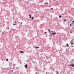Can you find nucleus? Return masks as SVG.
<instances>
[{
  "instance_id": "0eeeda50",
  "label": "nucleus",
  "mask_w": 74,
  "mask_h": 74,
  "mask_svg": "<svg viewBox=\"0 0 74 74\" xmlns=\"http://www.w3.org/2000/svg\"><path fill=\"white\" fill-rule=\"evenodd\" d=\"M10 29V28L8 27L7 28V29H8H8Z\"/></svg>"
},
{
  "instance_id": "2f4dec72",
  "label": "nucleus",
  "mask_w": 74,
  "mask_h": 74,
  "mask_svg": "<svg viewBox=\"0 0 74 74\" xmlns=\"http://www.w3.org/2000/svg\"><path fill=\"white\" fill-rule=\"evenodd\" d=\"M57 74H59V73H57Z\"/></svg>"
},
{
  "instance_id": "c756f323",
  "label": "nucleus",
  "mask_w": 74,
  "mask_h": 74,
  "mask_svg": "<svg viewBox=\"0 0 74 74\" xmlns=\"http://www.w3.org/2000/svg\"><path fill=\"white\" fill-rule=\"evenodd\" d=\"M21 24H22V23H21Z\"/></svg>"
},
{
  "instance_id": "20e7f679",
  "label": "nucleus",
  "mask_w": 74,
  "mask_h": 74,
  "mask_svg": "<svg viewBox=\"0 0 74 74\" xmlns=\"http://www.w3.org/2000/svg\"><path fill=\"white\" fill-rule=\"evenodd\" d=\"M20 53H24V52L23 51H20Z\"/></svg>"
},
{
  "instance_id": "c85d7f7f",
  "label": "nucleus",
  "mask_w": 74,
  "mask_h": 74,
  "mask_svg": "<svg viewBox=\"0 0 74 74\" xmlns=\"http://www.w3.org/2000/svg\"><path fill=\"white\" fill-rule=\"evenodd\" d=\"M72 47H74V46H72Z\"/></svg>"
},
{
  "instance_id": "6e6552de",
  "label": "nucleus",
  "mask_w": 74,
  "mask_h": 74,
  "mask_svg": "<svg viewBox=\"0 0 74 74\" xmlns=\"http://www.w3.org/2000/svg\"><path fill=\"white\" fill-rule=\"evenodd\" d=\"M45 4H48V3H45Z\"/></svg>"
},
{
  "instance_id": "7c9ffc66",
  "label": "nucleus",
  "mask_w": 74,
  "mask_h": 74,
  "mask_svg": "<svg viewBox=\"0 0 74 74\" xmlns=\"http://www.w3.org/2000/svg\"><path fill=\"white\" fill-rule=\"evenodd\" d=\"M46 73H47H47H48L47 72H46Z\"/></svg>"
},
{
  "instance_id": "9d476101",
  "label": "nucleus",
  "mask_w": 74,
  "mask_h": 74,
  "mask_svg": "<svg viewBox=\"0 0 74 74\" xmlns=\"http://www.w3.org/2000/svg\"><path fill=\"white\" fill-rule=\"evenodd\" d=\"M30 18H32V16H31V15H30V17H29Z\"/></svg>"
},
{
  "instance_id": "b1692460",
  "label": "nucleus",
  "mask_w": 74,
  "mask_h": 74,
  "mask_svg": "<svg viewBox=\"0 0 74 74\" xmlns=\"http://www.w3.org/2000/svg\"><path fill=\"white\" fill-rule=\"evenodd\" d=\"M66 20H64V22H66Z\"/></svg>"
},
{
  "instance_id": "7ed1b4c3",
  "label": "nucleus",
  "mask_w": 74,
  "mask_h": 74,
  "mask_svg": "<svg viewBox=\"0 0 74 74\" xmlns=\"http://www.w3.org/2000/svg\"><path fill=\"white\" fill-rule=\"evenodd\" d=\"M56 34V33H53V34H51V35H53V34Z\"/></svg>"
},
{
  "instance_id": "4468645a",
  "label": "nucleus",
  "mask_w": 74,
  "mask_h": 74,
  "mask_svg": "<svg viewBox=\"0 0 74 74\" xmlns=\"http://www.w3.org/2000/svg\"><path fill=\"white\" fill-rule=\"evenodd\" d=\"M48 30H49V32H50V29H48Z\"/></svg>"
},
{
  "instance_id": "2eb2a0df",
  "label": "nucleus",
  "mask_w": 74,
  "mask_h": 74,
  "mask_svg": "<svg viewBox=\"0 0 74 74\" xmlns=\"http://www.w3.org/2000/svg\"><path fill=\"white\" fill-rule=\"evenodd\" d=\"M59 45H60V46H61V45H61V44H59Z\"/></svg>"
},
{
  "instance_id": "cd10ccee",
  "label": "nucleus",
  "mask_w": 74,
  "mask_h": 74,
  "mask_svg": "<svg viewBox=\"0 0 74 74\" xmlns=\"http://www.w3.org/2000/svg\"><path fill=\"white\" fill-rule=\"evenodd\" d=\"M29 16H30L31 15L29 14Z\"/></svg>"
},
{
  "instance_id": "f03ea898",
  "label": "nucleus",
  "mask_w": 74,
  "mask_h": 74,
  "mask_svg": "<svg viewBox=\"0 0 74 74\" xmlns=\"http://www.w3.org/2000/svg\"><path fill=\"white\" fill-rule=\"evenodd\" d=\"M25 68H26V69L27 68V64H26L25 65Z\"/></svg>"
},
{
  "instance_id": "dca6fc26",
  "label": "nucleus",
  "mask_w": 74,
  "mask_h": 74,
  "mask_svg": "<svg viewBox=\"0 0 74 74\" xmlns=\"http://www.w3.org/2000/svg\"><path fill=\"white\" fill-rule=\"evenodd\" d=\"M36 48H39V47H36Z\"/></svg>"
},
{
  "instance_id": "393cba45",
  "label": "nucleus",
  "mask_w": 74,
  "mask_h": 74,
  "mask_svg": "<svg viewBox=\"0 0 74 74\" xmlns=\"http://www.w3.org/2000/svg\"><path fill=\"white\" fill-rule=\"evenodd\" d=\"M72 22H73V23H74V21H73Z\"/></svg>"
},
{
  "instance_id": "9b49d317",
  "label": "nucleus",
  "mask_w": 74,
  "mask_h": 74,
  "mask_svg": "<svg viewBox=\"0 0 74 74\" xmlns=\"http://www.w3.org/2000/svg\"><path fill=\"white\" fill-rule=\"evenodd\" d=\"M6 60H7V62H8V59H6Z\"/></svg>"
},
{
  "instance_id": "bb28decb",
  "label": "nucleus",
  "mask_w": 74,
  "mask_h": 74,
  "mask_svg": "<svg viewBox=\"0 0 74 74\" xmlns=\"http://www.w3.org/2000/svg\"><path fill=\"white\" fill-rule=\"evenodd\" d=\"M51 10H53V8H51Z\"/></svg>"
},
{
  "instance_id": "473e14b6",
  "label": "nucleus",
  "mask_w": 74,
  "mask_h": 74,
  "mask_svg": "<svg viewBox=\"0 0 74 74\" xmlns=\"http://www.w3.org/2000/svg\"><path fill=\"white\" fill-rule=\"evenodd\" d=\"M51 38H50V40H51Z\"/></svg>"
},
{
  "instance_id": "72a5a7b5",
  "label": "nucleus",
  "mask_w": 74,
  "mask_h": 74,
  "mask_svg": "<svg viewBox=\"0 0 74 74\" xmlns=\"http://www.w3.org/2000/svg\"><path fill=\"white\" fill-rule=\"evenodd\" d=\"M49 7H50V6H49Z\"/></svg>"
},
{
  "instance_id": "4be33fe9",
  "label": "nucleus",
  "mask_w": 74,
  "mask_h": 74,
  "mask_svg": "<svg viewBox=\"0 0 74 74\" xmlns=\"http://www.w3.org/2000/svg\"><path fill=\"white\" fill-rule=\"evenodd\" d=\"M72 24H73V25H74V23H72Z\"/></svg>"
},
{
  "instance_id": "f8f14e48",
  "label": "nucleus",
  "mask_w": 74,
  "mask_h": 74,
  "mask_svg": "<svg viewBox=\"0 0 74 74\" xmlns=\"http://www.w3.org/2000/svg\"><path fill=\"white\" fill-rule=\"evenodd\" d=\"M71 45H73V43H71Z\"/></svg>"
},
{
  "instance_id": "39448f33",
  "label": "nucleus",
  "mask_w": 74,
  "mask_h": 74,
  "mask_svg": "<svg viewBox=\"0 0 74 74\" xmlns=\"http://www.w3.org/2000/svg\"><path fill=\"white\" fill-rule=\"evenodd\" d=\"M71 66H72V67H73V66H74V64H73V65H71Z\"/></svg>"
},
{
  "instance_id": "5701e85b",
  "label": "nucleus",
  "mask_w": 74,
  "mask_h": 74,
  "mask_svg": "<svg viewBox=\"0 0 74 74\" xmlns=\"http://www.w3.org/2000/svg\"><path fill=\"white\" fill-rule=\"evenodd\" d=\"M45 34H46V33H47V32H45L44 33Z\"/></svg>"
},
{
  "instance_id": "6ab92c4d",
  "label": "nucleus",
  "mask_w": 74,
  "mask_h": 74,
  "mask_svg": "<svg viewBox=\"0 0 74 74\" xmlns=\"http://www.w3.org/2000/svg\"><path fill=\"white\" fill-rule=\"evenodd\" d=\"M72 33V32L71 31L70 32V33Z\"/></svg>"
},
{
  "instance_id": "412c9836",
  "label": "nucleus",
  "mask_w": 74,
  "mask_h": 74,
  "mask_svg": "<svg viewBox=\"0 0 74 74\" xmlns=\"http://www.w3.org/2000/svg\"><path fill=\"white\" fill-rule=\"evenodd\" d=\"M70 26H71L72 25H71V24H70Z\"/></svg>"
},
{
  "instance_id": "a211bd4d",
  "label": "nucleus",
  "mask_w": 74,
  "mask_h": 74,
  "mask_svg": "<svg viewBox=\"0 0 74 74\" xmlns=\"http://www.w3.org/2000/svg\"><path fill=\"white\" fill-rule=\"evenodd\" d=\"M38 73L37 72H36V74H37Z\"/></svg>"
},
{
  "instance_id": "1a4fd4ad",
  "label": "nucleus",
  "mask_w": 74,
  "mask_h": 74,
  "mask_svg": "<svg viewBox=\"0 0 74 74\" xmlns=\"http://www.w3.org/2000/svg\"><path fill=\"white\" fill-rule=\"evenodd\" d=\"M59 18H62V16H59Z\"/></svg>"
},
{
  "instance_id": "f257e3e1",
  "label": "nucleus",
  "mask_w": 74,
  "mask_h": 74,
  "mask_svg": "<svg viewBox=\"0 0 74 74\" xmlns=\"http://www.w3.org/2000/svg\"><path fill=\"white\" fill-rule=\"evenodd\" d=\"M11 59L12 60H13V59H14V56H11Z\"/></svg>"
},
{
  "instance_id": "423d86ee",
  "label": "nucleus",
  "mask_w": 74,
  "mask_h": 74,
  "mask_svg": "<svg viewBox=\"0 0 74 74\" xmlns=\"http://www.w3.org/2000/svg\"><path fill=\"white\" fill-rule=\"evenodd\" d=\"M34 18V17H32V18H31L32 20H33V18Z\"/></svg>"
},
{
  "instance_id": "aec40b11",
  "label": "nucleus",
  "mask_w": 74,
  "mask_h": 74,
  "mask_svg": "<svg viewBox=\"0 0 74 74\" xmlns=\"http://www.w3.org/2000/svg\"><path fill=\"white\" fill-rule=\"evenodd\" d=\"M14 70H12V72H13V71H13Z\"/></svg>"
},
{
  "instance_id": "a878e982",
  "label": "nucleus",
  "mask_w": 74,
  "mask_h": 74,
  "mask_svg": "<svg viewBox=\"0 0 74 74\" xmlns=\"http://www.w3.org/2000/svg\"><path fill=\"white\" fill-rule=\"evenodd\" d=\"M15 23H16V21H15Z\"/></svg>"
},
{
  "instance_id": "f704fd0d",
  "label": "nucleus",
  "mask_w": 74,
  "mask_h": 74,
  "mask_svg": "<svg viewBox=\"0 0 74 74\" xmlns=\"http://www.w3.org/2000/svg\"><path fill=\"white\" fill-rule=\"evenodd\" d=\"M52 31H51L50 32H51Z\"/></svg>"
},
{
  "instance_id": "f3484780",
  "label": "nucleus",
  "mask_w": 74,
  "mask_h": 74,
  "mask_svg": "<svg viewBox=\"0 0 74 74\" xmlns=\"http://www.w3.org/2000/svg\"><path fill=\"white\" fill-rule=\"evenodd\" d=\"M13 25H16V24H14Z\"/></svg>"
},
{
  "instance_id": "ddd939ff",
  "label": "nucleus",
  "mask_w": 74,
  "mask_h": 74,
  "mask_svg": "<svg viewBox=\"0 0 74 74\" xmlns=\"http://www.w3.org/2000/svg\"><path fill=\"white\" fill-rule=\"evenodd\" d=\"M66 45L67 47H69V45L68 44H66Z\"/></svg>"
}]
</instances>
